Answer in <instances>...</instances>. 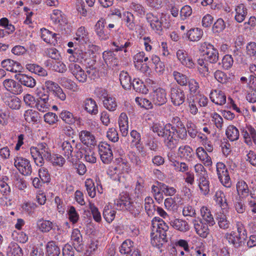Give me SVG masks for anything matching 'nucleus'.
<instances>
[{
	"mask_svg": "<svg viewBox=\"0 0 256 256\" xmlns=\"http://www.w3.org/2000/svg\"><path fill=\"white\" fill-rule=\"evenodd\" d=\"M152 227L151 244L160 248L167 242L166 232L168 226L162 218L154 217L152 220Z\"/></svg>",
	"mask_w": 256,
	"mask_h": 256,
	"instance_id": "nucleus-1",
	"label": "nucleus"
},
{
	"mask_svg": "<svg viewBox=\"0 0 256 256\" xmlns=\"http://www.w3.org/2000/svg\"><path fill=\"white\" fill-rule=\"evenodd\" d=\"M186 137V128L176 129L172 125L168 130H166V132L162 138L164 146L168 149L173 150L176 147L180 139L184 140Z\"/></svg>",
	"mask_w": 256,
	"mask_h": 256,
	"instance_id": "nucleus-2",
	"label": "nucleus"
},
{
	"mask_svg": "<svg viewBox=\"0 0 256 256\" xmlns=\"http://www.w3.org/2000/svg\"><path fill=\"white\" fill-rule=\"evenodd\" d=\"M30 152L35 164L42 167L44 164V160H51V151L48 145L45 142H40L36 146H31Z\"/></svg>",
	"mask_w": 256,
	"mask_h": 256,
	"instance_id": "nucleus-3",
	"label": "nucleus"
},
{
	"mask_svg": "<svg viewBox=\"0 0 256 256\" xmlns=\"http://www.w3.org/2000/svg\"><path fill=\"white\" fill-rule=\"evenodd\" d=\"M216 168L218 178L222 184L225 187L230 188L232 181L226 165L222 162H218L216 164Z\"/></svg>",
	"mask_w": 256,
	"mask_h": 256,
	"instance_id": "nucleus-4",
	"label": "nucleus"
},
{
	"mask_svg": "<svg viewBox=\"0 0 256 256\" xmlns=\"http://www.w3.org/2000/svg\"><path fill=\"white\" fill-rule=\"evenodd\" d=\"M14 160V165L20 174L25 176L31 174L32 169L28 160L23 157L16 156Z\"/></svg>",
	"mask_w": 256,
	"mask_h": 256,
	"instance_id": "nucleus-5",
	"label": "nucleus"
},
{
	"mask_svg": "<svg viewBox=\"0 0 256 256\" xmlns=\"http://www.w3.org/2000/svg\"><path fill=\"white\" fill-rule=\"evenodd\" d=\"M164 16L165 14L163 13L161 14L160 17H158L152 12H149L146 14V20L150 24L151 28L158 34H160L162 30Z\"/></svg>",
	"mask_w": 256,
	"mask_h": 256,
	"instance_id": "nucleus-6",
	"label": "nucleus"
},
{
	"mask_svg": "<svg viewBox=\"0 0 256 256\" xmlns=\"http://www.w3.org/2000/svg\"><path fill=\"white\" fill-rule=\"evenodd\" d=\"M203 51L204 52L205 60L210 63H216L218 59V52L213 45L204 42L202 45Z\"/></svg>",
	"mask_w": 256,
	"mask_h": 256,
	"instance_id": "nucleus-7",
	"label": "nucleus"
},
{
	"mask_svg": "<svg viewBox=\"0 0 256 256\" xmlns=\"http://www.w3.org/2000/svg\"><path fill=\"white\" fill-rule=\"evenodd\" d=\"M98 151L102 162L108 164L113 159L111 146L107 143L102 142L98 146Z\"/></svg>",
	"mask_w": 256,
	"mask_h": 256,
	"instance_id": "nucleus-8",
	"label": "nucleus"
},
{
	"mask_svg": "<svg viewBox=\"0 0 256 256\" xmlns=\"http://www.w3.org/2000/svg\"><path fill=\"white\" fill-rule=\"evenodd\" d=\"M44 85L48 92H52L56 97L62 101L66 99V94L58 84L52 80H46Z\"/></svg>",
	"mask_w": 256,
	"mask_h": 256,
	"instance_id": "nucleus-9",
	"label": "nucleus"
},
{
	"mask_svg": "<svg viewBox=\"0 0 256 256\" xmlns=\"http://www.w3.org/2000/svg\"><path fill=\"white\" fill-rule=\"evenodd\" d=\"M170 96L172 102L176 106L182 104L186 100L184 92L179 87L171 88Z\"/></svg>",
	"mask_w": 256,
	"mask_h": 256,
	"instance_id": "nucleus-10",
	"label": "nucleus"
},
{
	"mask_svg": "<svg viewBox=\"0 0 256 256\" xmlns=\"http://www.w3.org/2000/svg\"><path fill=\"white\" fill-rule=\"evenodd\" d=\"M3 102L13 110H18L22 106L21 100L17 96L11 95L10 93H4L2 96Z\"/></svg>",
	"mask_w": 256,
	"mask_h": 256,
	"instance_id": "nucleus-11",
	"label": "nucleus"
},
{
	"mask_svg": "<svg viewBox=\"0 0 256 256\" xmlns=\"http://www.w3.org/2000/svg\"><path fill=\"white\" fill-rule=\"evenodd\" d=\"M68 68L72 75L80 82L84 83L87 80V74L78 64L72 62L68 65Z\"/></svg>",
	"mask_w": 256,
	"mask_h": 256,
	"instance_id": "nucleus-12",
	"label": "nucleus"
},
{
	"mask_svg": "<svg viewBox=\"0 0 256 256\" xmlns=\"http://www.w3.org/2000/svg\"><path fill=\"white\" fill-rule=\"evenodd\" d=\"M151 100L156 105L162 106L167 102L166 92L162 88H158L154 90L151 94Z\"/></svg>",
	"mask_w": 256,
	"mask_h": 256,
	"instance_id": "nucleus-13",
	"label": "nucleus"
},
{
	"mask_svg": "<svg viewBox=\"0 0 256 256\" xmlns=\"http://www.w3.org/2000/svg\"><path fill=\"white\" fill-rule=\"evenodd\" d=\"M2 84L6 90L12 94L18 95L23 92L21 84L12 79H6L4 80Z\"/></svg>",
	"mask_w": 256,
	"mask_h": 256,
	"instance_id": "nucleus-14",
	"label": "nucleus"
},
{
	"mask_svg": "<svg viewBox=\"0 0 256 256\" xmlns=\"http://www.w3.org/2000/svg\"><path fill=\"white\" fill-rule=\"evenodd\" d=\"M192 223L196 234L202 238H206L210 232L208 228V224L204 222L202 218H198V220L194 219Z\"/></svg>",
	"mask_w": 256,
	"mask_h": 256,
	"instance_id": "nucleus-15",
	"label": "nucleus"
},
{
	"mask_svg": "<svg viewBox=\"0 0 256 256\" xmlns=\"http://www.w3.org/2000/svg\"><path fill=\"white\" fill-rule=\"evenodd\" d=\"M210 98L212 102L219 106L225 104L226 100L224 92L218 89L212 90L210 94Z\"/></svg>",
	"mask_w": 256,
	"mask_h": 256,
	"instance_id": "nucleus-16",
	"label": "nucleus"
},
{
	"mask_svg": "<svg viewBox=\"0 0 256 256\" xmlns=\"http://www.w3.org/2000/svg\"><path fill=\"white\" fill-rule=\"evenodd\" d=\"M106 21L104 18H100L94 26V31L101 40H106L109 38V35L104 30Z\"/></svg>",
	"mask_w": 256,
	"mask_h": 256,
	"instance_id": "nucleus-17",
	"label": "nucleus"
},
{
	"mask_svg": "<svg viewBox=\"0 0 256 256\" xmlns=\"http://www.w3.org/2000/svg\"><path fill=\"white\" fill-rule=\"evenodd\" d=\"M50 18L57 28L62 30L63 26L66 24V18L62 12L58 10H54L50 15Z\"/></svg>",
	"mask_w": 256,
	"mask_h": 256,
	"instance_id": "nucleus-18",
	"label": "nucleus"
},
{
	"mask_svg": "<svg viewBox=\"0 0 256 256\" xmlns=\"http://www.w3.org/2000/svg\"><path fill=\"white\" fill-rule=\"evenodd\" d=\"M82 106L84 109L91 115H96L98 112V104L92 98H86L83 102Z\"/></svg>",
	"mask_w": 256,
	"mask_h": 256,
	"instance_id": "nucleus-19",
	"label": "nucleus"
},
{
	"mask_svg": "<svg viewBox=\"0 0 256 256\" xmlns=\"http://www.w3.org/2000/svg\"><path fill=\"white\" fill-rule=\"evenodd\" d=\"M79 146L81 144H80ZM74 146L78 148V144H75L74 140L70 141L65 140L62 144V154L67 158L69 159L72 156V153L74 150Z\"/></svg>",
	"mask_w": 256,
	"mask_h": 256,
	"instance_id": "nucleus-20",
	"label": "nucleus"
},
{
	"mask_svg": "<svg viewBox=\"0 0 256 256\" xmlns=\"http://www.w3.org/2000/svg\"><path fill=\"white\" fill-rule=\"evenodd\" d=\"M80 152H78V156L81 158L84 156L86 162L90 164H94L96 162V158L94 152L90 148H80Z\"/></svg>",
	"mask_w": 256,
	"mask_h": 256,
	"instance_id": "nucleus-21",
	"label": "nucleus"
},
{
	"mask_svg": "<svg viewBox=\"0 0 256 256\" xmlns=\"http://www.w3.org/2000/svg\"><path fill=\"white\" fill-rule=\"evenodd\" d=\"M71 240L74 248L78 251L82 250V236L80 230L78 228L74 229L72 233Z\"/></svg>",
	"mask_w": 256,
	"mask_h": 256,
	"instance_id": "nucleus-22",
	"label": "nucleus"
},
{
	"mask_svg": "<svg viewBox=\"0 0 256 256\" xmlns=\"http://www.w3.org/2000/svg\"><path fill=\"white\" fill-rule=\"evenodd\" d=\"M225 238L228 241V242L233 244L235 248H238L244 244L246 240V238H242V236L238 234H236L233 233L226 234Z\"/></svg>",
	"mask_w": 256,
	"mask_h": 256,
	"instance_id": "nucleus-23",
	"label": "nucleus"
},
{
	"mask_svg": "<svg viewBox=\"0 0 256 256\" xmlns=\"http://www.w3.org/2000/svg\"><path fill=\"white\" fill-rule=\"evenodd\" d=\"M80 141L85 145L94 146L96 144V141L94 136L90 132L82 130L79 134Z\"/></svg>",
	"mask_w": 256,
	"mask_h": 256,
	"instance_id": "nucleus-24",
	"label": "nucleus"
},
{
	"mask_svg": "<svg viewBox=\"0 0 256 256\" xmlns=\"http://www.w3.org/2000/svg\"><path fill=\"white\" fill-rule=\"evenodd\" d=\"M16 78L20 82L21 85L22 84L26 87L32 88L36 84V80L30 76L20 74L16 75Z\"/></svg>",
	"mask_w": 256,
	"mask_h": 256,
	"instance_id": "nucleus-25",
	"label": "nucleus"
},
{
	"mask_svg": "<svg viewBox=\"0 0 256 256\" xmlns=\"http://www.w3.org/2000/svg\"><path fill=\"white\" fill-rule=\"evenodd\" d=\"M197 180L200 192L203 195L206 196L210 192V182L208 175L207 174L206 176H201L198 177Z\"/></svg>",
	"mask_w": 256,
	"mask_h": 256,
	"instance_id": "nucleus-26",
	"label": "nucleus"
},
{
	"mask_svg": "<svg viewBox=\"0 0 256 256\" xmlns=\"http://www.w3.org/2000/svg\"><path fill=\"white\" fill-rule=\"evenodd\" d=\"M200 210L202 220L204 221L209 226H213L215 222L210 210L207 207L203 206Z\"/></svg>",
	"mask_w": 256,
	"mask_h": 256,
	"instance_id": "nucleus-27",
	"label": "nucleus"
},
{
	"mask_svg": "<svg viewBox=\"0 0 256 256\" xmlns=\"http://www.w3.org/2000/svg\"><path fill=\"white\" fill-rule=\"evenodd\" d=\"M170 224L172 228L180 232H185L190 229L188 222L182 219L176 218L171 220Z\"/></svg>",
	"mask_w": 256,
	"mask_h": 256,
	"instance_id": "nucleus-28",
	"label": "nucleus"
},
{
	"mask_svg": "<svg viewBox=\"0 0 256 256\" xmlns=\"http://www.w3.org/2000/svg\"><path fill=\"white\" fill-rule=\"evenodd\" d=\"M113 51H105L103 52V58L107 64L110 66H118V60Z\"/></svg>",
	"mask_w": 256,
	"mask_h": 256,
	"instance_id": "nucleus-29",
	"label": "nucleus"
},
{
	"mask_svg": "<svg viewBox=\"0 0 256 256\" xmlns=\"http://www.w3.org/2000/svg\"><path fill=\"white\" fill-rule=\"evenodd\" d=\"M24 116L25 120L28 123L34 124L38 123L39 121V113L37 111L32 109L26 110Z\"/></svg>",
	"mask_w": 256,
	"mask_h": 256,
	"instance_id": "nucleus-30",
	"label": "nucleus"
},
{
	"mask_svg": "<svg viewBox=\"0 0 256 256\" xmlns=\"http://www.w3.org/2000/svg\"><path fill=\"white\" fill-rule=\"evenodd\" d=\"M123 16L127 28L130 30H136V24L134 14L131 12L126 11L123 13Z\"/></svg>",
	"mask_w": 256,
	"mask_h": 256,
	"instance_id": "nucleus-31",
	"label": "nucleus"
},
{
	"mask_svg": "<svg viewBox=\"0 0 256 256\" xmlns=\"http://www.w3.org/2000/svg\"><path fill=\"white\" fill-rule=\"evenodd\" d=\"M142 208V207L140 203L130 202L127 204L126 210L128 211L134 218H137L140 214Z\"/></svg>",
	"mask_w": 256,
	"mask_h": 256,
	"instance_id": "nucleus-32",
	"label": "nucleus"
},
{
	"mask_svg": "<svg viewBox=\"0 0 256 256\" xmlns=\"http://www.w3.org/2000/svg\"><path fill=\"white\" fill-rule=\"evenodd\" d=\"M226 134L230 140L234 142L239 138L240 132L238 130L235 126L234 125H230L226 129Z\"/></svg>",
	"mask_w": 256,
	"mask_h": 256,
	"instance_id": "nucleus-33",
	"label": "nucleus"
},
{
	"mask_svg": "<svg viewBox=\"0 0 256 256\" xmlns=\"http://www.w3.org/2000/svg\"><path fill=\"white\" fill-rule=\"evenodd\" d=\"M172 126L170 124H167L164 125L160 123H154L151 127V130L154 133H156L158 136L162 137L166 132V130H168Z\"/></svg>",
	"mask_w": 256,
	"mask_h": 256,
	"instance_id": "nucleus-34",
	"label": "nucleus"
},
{
	"mask_svg": "<svg viewBox=\"0 0 256 256\" xmlns=\"http://www.w3.org/2000/svg\"><path fill=\"white\" fill-rule=\"evenodd\" d=\"M6 252L7 256H23L22 248L18 244L14 242L10 244Z\"/></svg>",
	"mask_w": 256,
	"mask_h": 256,
	"instance_id": "nucleus-35",
	"label": "nucleus"
},
{
	"mask_svg": "<svg viewBox=\"0 0 256 256\" xmlns=\"http://www.w3.org/2000/svg\"><path fill=\"white\" fill-rule=\"evenodd\" d=\"M236 14L235 20L238 22H242L247 14V9L244 4H240L236 6L235 8Z\"/></svg>",
	"mask_w": 256,
	"mask_h": 256,
	"instance_id": "nucleus-36",
	"label": "nucleus"
},
{
	"mask_svg": "<svg viewBox=\"0 0 256 256\" xmlns=\"http://www.w3.org/2000/svg\"><path fill=\"white\" fill-rule=\"evenodd\" d=\"M26 68L32 72H34L41 76H46L48 75L47 71L44 68L36 64H27L26 65Z\"/></svg>",
	"mask_w": 256,
	"mask_h": 256,
	"instance_id": "nucleus-37",
	"label": "nucleus"
},
{
	"mask_svg": "<svg viewBox=\"0 0 256 256\" xmlns=\"http://www.w3.org/2000/svg\"><path fill=\"white\" fill-rule=\"evenodd\" d=\"M48 256H59L60 248L54 241L48 242L46 246Z\"/></svg>",
	"mask_w": 256,
	"mask_h": 256,
	"instance_id": "nucleus-38",
	"label": "nucleus"
},
{
	"mask_svg": "<svg viewBox=\"0 0 256 256\" xmlns=\"http://www.w3.org/2000/svg\"><path fill=\"white\" fill-rule=\"evenodd\" d=\"M120 80L122 88L129 90L132 86V80L130 76L126 72L122 71L120 74Z\"/></svg>",
	"mask_w": 256,
	"mask_h": 256,
	"instance_id": "nucleus-39",
	"label": "nucleus"
},
{
	"mask_svg": "<svg viewBox=\"0 0 256 256\" xmlns=\"http://www.w3.org/2000/svg\"><path fill=\"white\" fill-rule=\"evenodd\" d=\"M130 10L136 15L142 17L145 14L146 10L144 6L138 2H132L129 6Z\"/></svg>",
	"mask_w": 256,
	"mask_h": 256,
	"instance_id": "nucleus-40",
	"label": "nucleus"
},
{
	"mask_svg": "<svg viewBox=\"0 0 256 256\" xmlns=\"http://www.w3.org/2000/svg\"><path fill=\"white\" fill-rule=\"evenodd\" d=\"M214 200L221 207L222 209L226 210L228 204L225 198L224 193L222 190H218L214 195Z\"/></svg>",
	"mask_w": 256,
	"mask_h": 256,
	"instance_id": "nucleus-41",
	"label": "nucleus"
},
{
	"mask_svg": "<svg viewBox=\"0 0 256 256\" xmlns=\"http://www.w3.org/2000/svg\"><path fill=\"white\" fill-rule=\"evenodd\" d=\"M202 34V30L198 28H191L187 32V36L188 40L192 42L200 40Z\"/></svg>",
	"mask_w": 256,
	"mask_h": 256,
	"instance_id": "nucleus-42",
	"label": "nucleus"
},
{
	"mask_svg": "<svg viewBox=\"0 0 256 256\" xmlns=\"http://www.w3.org/2000/svg\"><path fill=\"white\" fill-rule=\"evenodd\" d=\"M112 44L116 47V48L113 49L114 51L118 52V51H122L124 50L125 52H127L126 48L130 47L132 45V44L128 40L124 42L122 39L114 41Z\"/></svg>",
	"mask_w": 256,
	"mask_h": 256,
	"instance_id": "nucleus-43",
	"label": "nucleus"
},
{
	"mask_svg": "<svg viewBox=\"0 0 256 256\" xmlns=\"http://www.w3.org/2000/svg\"><path fill=\"white\" fill-rule=\"evenodd\" d=\"M238 194L240 196H246L249 194V188L247 184L242 180H239L236 185Z\"/></svg>",
	"mask_w": 256,
	"mask_h": 256,
	"instance_id": "nucleus-44",
	"label": "nucleus"
},
{
	"mask_svg": "<svg viewBox=\"0 0 256 256\" xmlns=\"http://www.w3.org/2000/svg\"><path fill=\"white\" fill-rule=\"evenodd\" d=\"M136 250L133 246V242L130 240H126L122 242L120 248V252L124 254H130L134 250Z\"/></svg>",
	"mask_w": 256,
	"mask_h": 256,
	"instance_id": "nucleus-45",
	"label": "nucleus"
},
{
	"mask_svg": "<svg viewBox=\"0 0 256 256\" xmlns=\"http://www.w3.org/2000/svg\"><path fill=\"white\" fill-rule=\"evenodd\" d=\"M134 89L138 92L142 94H146L148 92V89L146 88L143 82L139 78H134L132 84Z\"/></svg>",
	"mask_w": 256,
	"mask_h": 256,
	"instance_id": "nucleus-46",
	"label": "nucleus"
},
{
	"mask_svg": "<svg viewBox=\"0 0 256 256\" xmlns=\"http://www.w3.org/2000/svg\"><path fill=\"white\" fill-rule=\"evenodd\" d=\"M59 116L65 123L70 125L74 124L76 121L73 114L67 110H62Z\"/></svg>",
	"mask_w": 256,
	"mask_h": 256,
	"instance_id": "nucleus-47",
	"label": "nucleus"
},
{
	"mask_svg": "<svg viewBox=\"0 0 256 256\" xmlns=\"http://www.w3.org/2000/svg\"><path fill=\"white\" fill-rule=\"evenodd\" d=\"M80 42H86L88 40V32L84 26L78 28L76 32V36L74 38Z\"/></svg>",
	"mask_w": 256,
	"mask_h": 256,
	"instance_id": "nucleus-48",
	"label": "nucleus"
},
{
	"mask_svg": "<svg viewBox=\"0 0 256 256\" xmlns=\"http://www.w3.org/2000/svg\"><path fill=\"white\" fill-rule=\"evenodd\" d=\"M103 104L104 107L110 112L115 111L118 106L116 98L110 96L103 100Z\"/></svg>",
	"mask_w": 256,
	"mask_h": 256,
	"instance_id": "nucleus-49",
	"label": "nucleus"
},
{
	"mask_svg": "<svg viewBox=\"0 0 256 256\" xmlns=\"http://www.w3.org/2000/svg\"><path fill=\"white\" fill-rule=\"evenodd\" d=\"M87 54L80 49H74V56L70 55L69 56V60L72 62H82L85 60V57Z\"/></svg>",
	"mask_w": 256,
	"mask_h": 256,
	"instance_id": "nucleus-50",
	"label": "nucleus"
},
{
	"mask_svg": "<svg viewBox=\"0 0 256 256\" xmlns=\"http://www.w3.org/2000/svg\"><path fill=\"white\" fill-rule=\"evenodd\" d=\"M61 84L62 86L72 92H77L79 89L75 82L66 78H61Z\"/></svg>",
	"mask_w": 256,
	"mask_h": 256,
	"instance_id": "nucleus-51",
	"label": "nucleus"
},
{
	"mask_svg": "<svg viewBox=\"0 0 256 256\" xmlns=\"http://www.w3.org/2000/svg\"><path fill=\"white\" fill-rule=\"evenodd\" d=\"M85 186L88 195L92 198L96 195V186L94 181L90 178H88L85 181Z\"/></svg>",
	"mask_w": 256,
	"mask_h": 256,
	"instance_id": "nucleus-52",
	"label": "nucleus"
},
{
	"mask_svg": "<svg viewBox=\"0 0 256 256\" xmlns=\"http://www.w3.org/2000/svg\"><path fill=\"white\" fill-rule=\"evenodd\" d=\"M40 230L44 232H50L52 228L53 224L50 220H40L38 222Z\"/></svg>",
	"mask_w": 256,
	"mask_h": 256,
	"instance_id": "nucleus-53",
	"label": "nucleus"
},
{
	"mask_svg": "<svg viewBox=\"0 0 256 256\" xmlns=\"http://www.w3.org/2000/svg\"><path fill=\"white\" fill-rule=\"evenodd\" d=\"M144 208L148 216L152 214L155 210L154 202L151 197L147 196L144 200Z\"/></svg>",
	"mask_w": 256,
	"mask_h": 256,
	"instance_id": "nucleus-54",
	"label": "nucleus"
},
{
	"mask_svg": "<svg viewBox=\"0 0 256 256\" xmlns=\"http://www.w3.org/2000/svg\"><path fill=\"white\" fill-rule=\"evenodd\" d=\"M178 154L186 158H191L194 155L192 149L188 146H182L178 148Z\"/></svg>",
	"mask_w": 256,
	"mask_h": 256,
	"instance_id": "nucleus-55",
	"label": "nucleus"
},
{
	"mask_svg": "<svg viewBox=\"0 0 256 256\" xmlns=\"http://www.w3.org/2000/svg\"><path fill=\"white\" fill-rule=\"evenodd\" d=\"M116 213L115 210L108 207H105L103 211V216L107 222L110 223L114 220Z\"/></svg>",
	"mask_w": 256,
	"mask_h": 256,
	"instance_id": "nucleus-56",
	"label": "nucleus"
},
{
	"mask_svg": "<svg viewBox=\"0 0 256 256\" xmlns=\"http://www.w3.org/2000/svg\"><path fill=\"white\" fill-rule=\"evenodd\" d=\"M56 34L52 33L48 30L46 28L42 29V39L46 43H50L52 39H56Z\"/></svg>",
	"mask_w": 256,
	"mask_h": 256,
	"instance_id": "nucleus-57",
	"label": "nucleus"
},
{
	"mask_svg": "<svg viewBox=\"0 0 256 256\" xmlns=\"http://www.w3.org/2000/svg\"><path fill=\"white\" fill-rule=\"evenodd\" d=\"M38 175L43 183L49 182L50 180V174L47 168L42 167L38 170Z\"/></svg>",
	"mask_w": 256,
	"mask_h": 256,
	"instance_id": "nucleus-58",
	"label": "nucleus"
},
{
	"mask_svg": "<svg viewBox=\"0 0 256 256\" xmlns=\"http://www.w3.org/2000/svg\"><path fill=\"white\" fill-rule=\"evenodd\" d=\"M172 75L177 82L181 86H186L188 82V78L186 76L177 72L174 71Z\"/></svg>",
	"mask_w": 256,
	"mask_h": 256,
	"instance_id": "nucleus-59",
	"label": "nucleus"
},
{
	"mask_svg": "<svg viewBox=\"0 0 256 256\" xmlns=\"http://www.w3.org/2000/svg\"><path fill=\"white\" fill-rule=\"evenodd\" d=\"M38 111L41 112H46L49 108L48 100H36L34 106Z\"/></svg>",
	"mask_w": 256,
	"mask_h": 256,
	"instance_id": "nucleus-60",
	"label": "nucleus"
},
{
	"mask_svg": "<svg viewBox=\"0 0 256 256\" xmlns=\"http://www.w3.org/2000/svg\"><path fill=\"white\" fill-rule=\"evenodd\" d=\"M214 78L220 83L224 84L227 83L230 78L223 72L217 70L214 74Z\"/></svg>",
	"mask_w": 256,
	"mask_h": 256,
	"instance_id": "nucleus-61",
	"label": "nucleus"
},
{
	"mask_svg": "<svg viewBox=\"0 0 256 256\" xmlns=\"http://www.w3.org/2000/svg\"><path fill=\"white\" fill-rule=\"evenodd\" d=\"M48 92L44 88H37L35 91V94L38 97L36 100H48L49 95Z\"/></svg>",
	"mask_w": 256,
	"mask_h": 256,
	"instance_id": "nucleus-62",
	"label": "nucleus"
},
{
	"mask_svg": "<svg viewBox=\"0 0 256 256\" xmlns=\"http://www.w3.org/2000/svg\"><path fill=\"white\" fill-rule=\"evenodd\" d=\"M38 206L34 202H28L22 204V208L29 214H33Z\"/></svg>",
	"mask_w": 256,
	"mask_h": 256,
	"instance_id": "nucleus-63",
	"label": "nucleus"
},
{
	"mask_svg": "<svg viewBox=\"0 0 256 256\" xmlns=\"http://www.w3.org/2000/svg\"><path fill=\"white\" fill-rule=\"evenodd\" d=\"M234 60L231 55H225L222 60V67L225 70H228L233 64Z\"/></svg>",
	"mask_w": 256,
	"mask_h": 256,
	"instance_id": "nucleus-64",
	"label": "nucleus"
}]
</instances>
